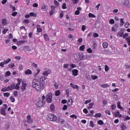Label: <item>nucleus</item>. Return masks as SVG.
I'll use <instances>...</instances> for the list:
<instances>
[{
	"label": "nucleus",
	"mask_w": 130,
	"mask_h": 130,
	"mask_svg": "<svg viewBox=\"0 0 130 130\" xmlns=\"http://www.w3.org/2000/svg\"><path fill=\"white\" fill-rule=\"evenodd\" d=\"M75 57L76 60H81L82 59V57H81V54L80 53L76 54Z\"/></svg>",
	"instance_id": "nucleus-13"
},
{
	"label": "nucleus",
	"mask_w": 130,
	"mask_h": 130,
	"mask_svg": "<svg viewBox=\"0 0 130 130\" xmlns=\"http://www.w3.org/2000/svg\"><path fill=\"white\" fill-rule=\"evenodd\" d=\"M50 74H51V71H50L49 69H46L43 72V75L44 76V77H47V76H48V75H50Z\"/></svg>",
	"instance_id": "nucleus-6"
},
{
	"label": "nucleus",
	"mask_w": 130,
	"mask_h": 130,
	"mask_svg": "<svg viewBox=\"0 0 130 130\" xmlns=\"http://www.w3.org/2000/svg\"><path fill=\"white\" fill-rule=\"evenodd\" d=\"M11 60H12V59L9 58L7 60H5L4 62H5V64H8V63H9V62H10Z\"/></svg>",
	"instance_id": "nucleus-25"
},
{
	"label": "nucleus",
	"mask_w": 130,
	"mask_h": 130,
	"mask_svg": "<svg viewBox=\"0 0 130 130\" xmlns=\"http://www.w3.org/2000/svg\"><path fill=\"white\" fill-rule=\"evenodd\" d=\"M110 83L109 84L108 83H105L101 85V87H102V88H109V87H110Z\"/></svg>",
	"instance_id": "nucleus-15"
},
{
	"label": "nucleus",
	"mask_w": 130,
	"mask_h": 130,
	"mask_svg": "<svg viewBox=\"0 0 130 130\" xmlns=\"http://www.w3.org/2000/svg\"><path fill=\"white\" fill-rule=\"evenodd\" d=\"M70 67L71 68V69H75V68H77V66H76V64L72 63L70 65Z\"/></svg>",
	"instance_id": "nucleus-36"
},
{
	"label": "nucleus",
	"mask_w": 130,
	"mask_h": 130,
	"mask_svg": "<svg viewBox=\"0 0 130 130\" xmlns=\"http://www.w3.org/2000/svg\"><path fill=\"white\" fill-rule=\"evenodd\" d=\"M123 6H124V7H126L127 6H128V5H129V2L128 1V0H125L124 1V2H123Z\"/></svg>",
	"instance_id": "nucleus-17"
},
{
	"label": "nucleus",
	"mask_w": 130,
	"mask_h": 130,
	"mask_svg": "<svg viewBox=\"0 0 130 130\" xmlns=\"http://www.w3.org/2000/svg\"><path fill=\"white\" fill-rule=\"evenodd\" d=\"M10 8H11V9H12L13 12H15V11H16V7H15L13 6V5H10Z\"/></svg>",
	"instance_id": "nucleus-53"
},
{
	"label": "nucleus",
	"mask_w": 130,
	"mask_h": 130,
	"mask_svg": "<svg viewBox=\"0 0 130 130\" xmlns=\"http://www.w3.org/2000/svg\"><path fill=\"white\" fill-rule=\"evenodd\" d=\"M37 73H35L34 75V76L35 77V78H36V77H37V76L38 75V74H39V73H40V69H37Z\"/></svg>",
	"instance_id": "nucleus-24"
},
{
	"label": "nucleus",
	"mask_w": 130,
	"mask_h": 130,
	"mask_svg": "<svg viewBox=\"0 0 130 130\" xmlns=\"http://www.w3.org/2000/svg\"><path fill=\"white\" fill-rule=\"evenodd\" d=\"M103 48H107L108 47V43L105 42L102 44Z\"/></svg>",
	"instance_id": "nucleus-20"
},
{
	"label": "nucleus",
	"mask_w": 130,
	"mask_h": 130,
	"mask_svg": "<svg viewBox=\"0 0 130 130\" xmlns=\"http://www.w3.org/2000/svg\"><path fill=\"white\" fill-rule=\"evenodd\" d=\"M111 109H112V110H114L115 109V108H116V105H112L111 107Z\"/></svg>",
	"instance_id": "nucleus-57"
},
{
	"label": "nucleus",
	"mask_w": 130,
	"mask_h": 130,
	"mask_svg": "<svg viewBox=\"0 0 130 130\" xmlns=\"http://www.w3.org/2000/svg\"><path fill=\"white\" fill-rule=\"evenodd\" d=\"M10 99L11 102H15V101H16V100H15V98H14V96H10Z\"/></svg>",
	"instance_id": "nucleus-38"
},
{
	"label": "nucleus",
	"mask_w": 130,
	"mask_h": 130,
	"mask_svg": "<svg viewBox=\"0 0 130 130\" xmlns=\"http://www.w3.org/2000/svg\"><path fill=\"white\" fill-rule=\"evenodd\" d=\"M125 28H129V23L128 22H126L124 25Z\"/></svg>",
	"instance_id": "nucleus-40"
},
{
	"label": "nucleus",
	"mask_w": 130,
	"mask_h": 130,
	"mask_svg": "<svg viewBox=\"0 0 130 130\" xmlns=\"http://www.w3.org/2000/svg\"><path fill=\"white\" fill-rule=\"evenodd\" d=\"M70 86L73 88V89H79V86L78 85H75L73 84L72 83H70Z\"/></svg>",
	"instance_id": "nucleus-18"
},
{
	"label": "nucleus",
	"mask_w": 130,
	"mask_h": 130,
	"mask_svg": "<svg viewBox=\"0 0 130 130\" xmlns=\"http://www.w3.org/2000/svg\"><path fill=\"white\" fill-rule=\"evenodd\" d=\"M79 71L77 69H74L72 70V75L74 77H77L78 76Z\"/></svg>",
	"instance_id": "nucleus-10"
},
{
	"label": "nucleus",
	"mask_w": 130,
	"mask_h": 130,
	"mask_svg": "<svg viewBox=\"0 0 130 130\" xmlns=\"http://www.w3.org/2000/svg\"><path fill=\"white\" fill-rule=\"evenodd\" d=\"M105 72H108V71H109V67H108V66L105 65Z\"/></svg>",
	"instance_id": "nucleus-45"
},
{
	"label": "nucleus",
	"mask_w": 130,
	"mask_h": 130,
	"mask_svg": "<svg viewBox=\"0 0 130 130\" xmlns=\"http://www.w3.org/2000/svg\"><path fill=\"white\" fill-rule=\"evenodd\" d=\"M27 122L28 123H33V119L31 118V116L30 115H28L27 116Z\"/></svg>",
	"instance_id": "nucleus-12"
},
{
	"label": "nucleus",
	"mask_w": 130,
	"mask_h": 130,
	"mask_svg": "<svg viewBox=\"0 0 130 130\" xmlns=\"http://www.w3.org/2000/svg\"><path fill=\"white\" fill-rule=\"evenodd\" d=\"M130 119V117L128 116H126L124 118V120L125 121H127V120H129Z\"/></svg>",
	"instance_id": "nucleus-60"
},
{
	"label": "nucleus",
	"mask_w": 130,
	"mask_h": 130,
	"mask_svg": "<svg viewBox=\"0 0 130 130\" xmlns=\"http://www.w3.org/2000/svg\"><path fill=\"white\" fill-rule=\"evenodd\" d=\"M125 41H126L128 43V45L130 46V37H128L125 38Z\"/></svg>",
	"instance_id": "nucleus-22"
},
{
	"label": "nucleus",
	"mask_w": 130,
	"mask_h": 130,
	"mask_svg": "<svg viewBox=\"0 0 130 130\" xmlns=\"http://www.w3.org/2000/svg\"><path fill=\"white\" fill-rule=\"evenodd\" d=\"M2 23L3 26H6L8 24V21L6 18H4L2 20Z\"/></svg>",
	"instance_id": "nucleus-14"
},
{
	"label": "nucleus",
	"mask_w": 130,
	"mask_h": 130,
	"mask_svg": "<svg viewBox=\"0 0 130 130\" xmlns=\"http://www.w3.org/2000/svg\"><path fill=\"white\" fill-rule=\"evenodd\" d=\"M62 9L63 10H66L67 9V4L63 3L62 5Z\"/></svg>",
	"instance_id": "nucleus-42"
},
{
	"label": "nucleus",
	"mask_w": 130,
	"mask_h": 130,
	"mask_svg": "<svg viewBox=\"0 0 130 130\" xmlns=\"http://www.w3.org/2000/svg\"><path fill=\"white\" fill-rule=\"evenodd\" d=\"M32 87L35 88L37 91L39 92L44 89V85H43V83L42 84L41 82L38 80L33 79L32 81Z\"/></svg>",
	"instance_id": "nucleus-1"
},
{
	"label": "nucleus",
	"mask_w": 130,
	"mask_h": 130,
	"mask_svg": "<svg viewBox=\"0 0 130 130\" xmlns=\"http://www.w3.org/2000/svg\"><path fill=\"white\" fill-rule=\"evenodd\" d=\"M44 37L46 41H49V38H48V36L47 35V34H44Z\"/></svg>",
	"instance_id": "nucleus-23"
},
{
	"label": "nucleus",
	"mask_w": 130,
	"mask_h": 130,
	"mask_svg": "<svg viewBox=\"0 0 130 130\" xmlns=\"http://www.w3.org/2000/svg\"><path fill=\"white\" fill-rule=\"evenodd\" d=\"M46 99L48 103L52 102V93H48L46 96Z\"/></svg>",
	"instance_id": "nucleus-5"
},
{
	"label": "nucleus",
	"mask_w": 130,
	"mask_h": 130,
	"mask_svg": "<svg viewBox=\"0 0 130 130\" xmlns=\"http://www.w3.org/2000/svg\"><path fill=\"white\" fill-rule=\"evenodd\" d=\"M4 97L8 98L10 96V93H9V92H5V93H4Z\"/></svg>",
	"instance_id": "nucleus-44"
},
{
	"label": "nucleus",
	"mask_w": 130,
	"mask_h": 130,
	"mask_svg": "<svg viewBox=\"0 0 130 130\" xmlns=\"http://www.w3.org/2000/svg\"><path fill=\"white\" fill-rule=\"evenodd\" d=\"M84 49H85V45H82L79 47V50L80 51H83Z\"/></svg>",
	"instance_id": "nucleus-27"
},
{
	"label": "nucleus",
	"mask_w": 130,
	"mask_h": 130,
	"mask_svg": "<svg viewBox=\"0 0 130 130\" xmlns=\"http://www.w3.org/2000/svg\"><path fill=\"white\" fill-rule=\"evenodd\" d=\"M1 91H2V92H7V91H8V88H7V87H5L1 89Z\"/></svg>",
	"instance_id": "nucleus-37"
},
{
	"label": "nucleus",
	"mask_w": 130,
	"mask_h": 130,
	"mask_svg": "<svg viewBox=\"0 0 130 130\" xmlns=\"http://www.w3.org/2000/svg\"><path fill=\"white\" fill-rule=\"evenodd\" d=\"M5 64H6L5 63L4 61L1 62L0 63V67L1 68H4L5 67Z\"/></svg>",
	"instance_id": "nucleus-50"
},
{
	"label": "nucleus",
	"mask_w": 130,
	"mask_h": 130,
	"mask_svg": "<svg viewBox=\"0 0 130 130\" xmlns=\"http://www.w3.org/2000/svg\"><path fill=\"white\" fill-rule=\"evenodd\" d=\"M23 23H25L26 24H29V23H30V21H29V19H24L23 21Z\"/></svg>",
	"instance_id": "nucleus-51"
},
{
	"label": "nucleus",
	"mask_w": 130,
	"mask_h": 130,
	"mask_svg": "<svg viewBox=\"0 0 130 130\" xmlns=\"http://www.w3.org/2000/svg\"><path fill=\"white\" fill-rule=\"evenodd\" d=\"M17 81H18V83H17V85H21V82H22V79H17Z\"/></svg>",
	"instance_id": "nucleus-58"
},
{
	"label": "nucleus",
	"mask_w": 130,
	"mask_h": 130,
	"mask_svg": "<svg viewBox=\"0 0 130 130\" xmlns=\"http://www.w3.org/2000/svg\"><path fill=\"white\" fill-rule=\"evenodd\" d=\"M14 89H15V90H19V89H20V85L17 84H16V85L14 84Z\"/></svg>",
	"instance_id": "nucleus-33"
},
{
	"label": "nucleus",
	"mask_w": 130,
	"mask_h": 130,
	"mask_svg": "<svg viewBox=\"0 0 130 130\" xmlns=\"http://www.w3.org/2000/svg\"><path fill=\"white\" fill-rule=\"evenodd\" d=\"M87 52H88V53H92V52H93V51H92L91 48L87 49Z\"/></svg>",
	"instance_id": "nucleus-63"
},
{
	"label": "nucleus",
	"mask_w": 130,
	"mask_h": 130,
	"mask_svg": "<svg viewBox=\"0 0 130 130\" xmlns=\"http://www.w3.org/2000/svg\"><path fill=\"white\" fill-rule=\"evenodd\" d=\"M47 119L50 121H56L57 117H56V116L54 114H49L47 117Z\"/></svg>",
	"instance_id": "nucleus-3"
},
{
	"label": "nucleus",
	"mask_w": 130,
	"mask_h": 130,
	"mask_svg": "<svg viewBox=\"0 0 130 130\" xmlns=\"http://www.w3.org/2000/svg\"><path fill=\"white\" fill-rule=\"evenodd\" d=\"M89 126H91V127H94V126L95 125H94V123L93 122V121H90Z\"/></svg>",
	"instance_id": "nucleus-46"
},
{
	"label": "nucleus",
	"mask_w": 130,
	"mask_h": 130,
	"mask_svg": "<svg viewBox=\"0 0 130 130\" xmlns=\"http://www.w3.org/2000/svg\"><path fill=\"white\" fill-rule=\"evenodd\" d=\"M8 31H9V29H8V28L5 29L3 31V34H6V33H7V32H8Z\"/></svg>",
	"instance_id": "nucleus-64"
},
{
	"label": "nucleus",
	"mask_w": 130,
	"mask_h": 130,
	"mask_svg": "<svg viewBox=\"0 0 130 130\" xmlns=\"http://www.w3.org/2000/svg\"><path fill=\"white\" fill-rule=\"evenodd\" d=\"M70 117H71V118H75V119H77V115L75 114L70 115Z\"/></svg>",
	"instance_id": "nucleus-55"
},
{
	"label": "nucleus",
	"mask_w": 130,
	"mask_h": 130,
	"mask_svg": "<svg viewBox=\"0 0 130 130\" xmlns=\"http://www.w3.org/2000/svg\"><path fill=\"white\" fill-rule=\"evenodd\" d=\"M117 106V108L119 109H120L121 110H122V111H123V108L122 107H121V106L120 105L119 106Z\"/></svg>",
	"instance_id": "nucleus-61"
},
{
	"label": "nucleus",
	"mask_w": 130,
	"mask_h": 130,
	"mask_svg": "<svg viewBox=\"0 0 130 130\" xmlns=\"http://www.w3.org/2000/svg\"><path fill=\"white\" fill-rule=\"evenodd\" d=\"M14 96L15 97H18V91H14L13 92Z\"/></svg>",
	"instance_id": "nucleus-52"
},
{
	"label": "nucleus",
	"mask_w": 130,
	"mask_h": 130,
	"mask_svg": "<svg viewBox=\"0 0 130 130\" xmlns=\"http://www.w3.org/2000/svg\"><path fill=\"white\" fill-rule=\"evenodd\" d=\"M44 100H45V95H43L42 98L39 99L37 103V107H42L45 104V101Z\"/></svg>",
	"instance_id": "nucleus-2"
},
{
	"label": "nucleus",
	"mask_w": 130,
	"mask_h": 130,
	"mask_svg": "<svg viewBox=\"0 0 130 130\" xmlns=\"http://www.w3.org/2000/svg\"><path fill=\"white\" fill-rule=\"evenodd\" d=\"M29 15H30V17H37V14H36V13H34L33 12H30L29 13Z\"/></svg>",
	"instance_id": "nucleus-34"
},
{
	"label": "nucleus",
	"mask_w": 130,
	"mask_h": 130,
	"mask_svg": "<svg viewBox=\"0 0 130 130\" xmlns=\"http://www.w3.org/2000/svg\"><path fill=\"white\" fill-rule=\"evenodd\" d=\"M46 79H47V77H45V76H42L40 78V82H41V84H43V86H44V84H45Z\"/></svg>",
	"instance_id": "nucleus-8"
},
{
	"label": "nucleus",
	"mask_w": 130,
	"mask_h": 130,
	"mask_svg": "<svg viewBox=\"0 0 130 130\" xmlns=\"http://www.w3.org/2000/svg\"><path fill=\"white\" fill-rule=\"evenodd\" d=\"M41 10L43 12H46L48 10V6L47 5H43L42 6Z\"/></svg>",
	"instance_id": "nucleus-11"
},
{
	"label": "nucleus",
	"mask_w": 130,
	"mask_h": 130,
	"mask_svg": "<svg viewBox=\"0 0 130 130\" xmlns=\"http://www.w3.org/2000/svg\"><path fill=\"white\" fill-rule=\"evenodd\" d=\"M50 108V110H51V111H54V110L55 109L54 105L53 104L51 105Z\"/></svg>",
	"instance_id": "nucleus-30"
},
{
	"label": "nucleus",
	"mask_w": 130,
	"mask_h": 130,
	"mask_svg": "<svg viewBox=\"0 0 130 130\" xmlns=\"http://www.w3.org/2000/svg\"><path fill=\"white\" fill-rule=\"evenodd\" d=\"M123 32H118L117 33V36H119V37H122L123 36Z\"/></svg>",
	"instance_id": "nucleus-29"
},
{
	"label": "nucleus",
	"mask_w": 130,
	"mask_h": 130,
	"mask_svg": "<svg viewBox=\"0 0 130 130\" xmlns=\"http://www.w3.org/2000/svg\"><path fill=\"white\" fill-rule=\"evenodd\" d=\"M54 4L55 5V7H58V5H59V3L57 2V1L55 0L54 1Z\"/></svg>",
	"instance_id": "nucleus-41"
},
{
	"label": "nucleus",
	"mask_w": 130,
	"mask_h": 130,
	"mask_svg": "<svg viewBox=\"0 0 130 130\" xmlns=\"http://www.w3.org/2000/svg\"><path fill=\"white\" fill-rule=\"evenodd\" d=\"M92 102L91 99L87 100L85 101V104L87 105V104H88V103H90V102Z\"/></svg>",
	"instance_id": "nucleus-54"
},
{
	"label": "nucleus",
	"mask_w": 130,
	"mask_h": 130,
	"mask_svg": "<svg viewBox=\"0 0 130 130\" xmlns=\"http://www.w3.org/2000/svg\"><path fill=\"white\" fill-rule=\"evenodd\" d=\"M55 96H59V95H60V91H59V90H56L55 92Z\"/></svg>",
	"instance_id": "nucleus-28"
},
{
	"label": "nucleus",
	"mask_w": 130,
	"mask_h": 130,
	"mask_svg": "<svg viewBox=\"0 0 130 130\" xmlns=\"http://www.w3.org/2000/svg\"><path fill=\"white\" fill-rule=\"evenodd\" d=\"M3 106H4V108H1V109L0 113L2 115H4V116H6V115H7V112H6V110L8 109V105L4 104Z\"/></svg>",
	"instance_id": "nucleus-4"
},
{
	"label": "nucleus",
	"mask_w": 130,
	"mask_h": 130,
	"mask_svg": "<svg viewBox=\"0 0 130 130\" xmlns=\"http://www.w3.org/2000/svg\"><path fill=\"white\" fill-rule=\"evenodd\" d=\"M37 29L39 33H41V32H42V28H41V26H40V25H37Z\"/></svg>",
	"instance_id": "nucleus-16"
},
{
	"label": "nucleus",
	"mask_w": 130,
	"mask_h": 130,
	"mask_svg": "<svg viewBox=\"0 0 130 130\" xmlns=\"http://www.w3.org/2000/svg\"><path fill=\"white\" fill-rule=\"evenodd\" d=\"M10 76H11V72L7 71L5 73V77H10Z\"/></svg>",
	"instance_id": "nucleus-32"
},
{
	"label": "nucleus",
	"mask_w": 130,
	"mask_h": 130,
	"mask_svg": "<svg viewBox=\"0 0 130 130\" xmlns=\"http://www.w3.org/2000/svg\"><path fill=\"white\" fill-rule=\"evenodd\" d=\"M81 30L82 31H85V30H86V26H85V25H83L82 27H81Z\"/></svg>",
	"instance_id": "nucleus-62"
},
{
	"label": "nucleus",
	"mask_w": 130,
	"mask_h": 130,
	"mask_svg": "<svg viewBox=\"0 0 130 130\" xmlns=\"http://www.w3.org/2000/svg\"><path fill=\"white\" fill-rule=\"evenodd\" d=\"M25 75H32V71L30 69H28L25 71Z\"/></svg>",
	"instance_id": "nucleus-19"
},
{
	"label": "nucleus",
	"mask_w": 130,
	"mask_h": 130,
	"mask_svg": "<svg viewBox=\"0 0 130 130\" xmlns=\"http://www.w3.org/2000/svg\"><path fill=\"white\" fill-rule=\"evenodd\" d=\"M55 12V7L53 5L51 6V10L50 11V16H52Z\"/></svg>",
	"instance_id": "nucleus-7"
},
{
	"label": "nucleus",
	"mask_w": 130,
	"mask_h": 130,
	"mask_svg": "<svg viewBox=\"0 0 130 130\" xmlns=\"http://www.w3.org/2000/svg\"><path fill=\"white\" fill-rule=\"evenodd\" d=\"M120 26H123V25L124 24V21H123V18H121L120 19Z\"/></svg>",
	"instance_id": "nucleus-26"
},
{
	"label": "nucleus",
	"mask_w": 130,
	"mask_h": 130,
	"mask_svg": "<svg viewBox=\"0 0 130 130\" xmlns=\"http://www.w3.org/2000/svg\"><path fill=\"white\" fill-rule=\"evenodd\" d=\"M121 130L126 129V127L124 125V124H122L121 125Z\"/></svg>",
	"instance_id": "nucleus-39"
},
{
	"label": "nucleus",
	"mask_w": 130,
	"mask_h": 130,
	"mask_svg": "<svg viewBox=\"0 0 130 130\" xmlns=\"http://www.w3.org/2000/svg\"><path fill=\"white\" fill-rule=\"evenodd\" d=\"M114 114L115 117H117V116H118V115H119V112L117 111V112H115Z\"/></svg>",
	"instance_id": "nucleus-59"
},
{
	"label": "nucleus",
	"mask_w": 130,
	"mask_h": 130,
	"mask_svg": "<svg viewBox=\"0 0 130 130\" xmlns=\"http://www.w3.org/2000/svg\"><path fill=\"white\" fill-rule=\"evenodd\" d=\"M17 15H18V12H14L12 13V16H13V17H16Z\"/></svg>",
	"instance_id": "nucleus-56"
},
{
	"label": "nucleus",
	"mask_w": 130,
	"mask_h": 130,
	"mask_svg": "<svg viewBox=\"0 0 130 130\" xmlns=\"http://www.w3.org/2000/svg\"><path fill=\"white\" fill-rule=\"evenodd\" d=\"M98 124H100V125H102L104 124V122L102 120H99L98 121Z\"/></svg>",
	"instance_id": "nucleus-35"
},
{
	"label": "nucleus",
	"mask_w": 130,
	"mask_h": 130,
	"mask_svg": "<svg viewBox=\"0 0 130 130\" xmlns=\"http://www.w3.org/2000/svg\"><path fill=\"white\" fill-rule=\"evenodd\" d=\"M69 67H70V64H63L64 69H69Z\"/></svg>",
	"instance_id": "nucleus-49"
},
{
	"label": "nucleus",
	"mask_w": 130,
	"mask_h": 130,
	"mask_svg": "<svg viewBox=\"0 0 130 130\" xmlns=\"http://www.w3.org/2000/svg\"><path fill=\"white\" fill-rule=\"evenodd\" d=\"M91 79H92V80H96L97 79H98V76H94V75H91Z\"/></svg>",
	"instance_id": "nucleus-48"
},
{
	"label": "nucleus",
	"mask_w": 130,
	"mask_h": 130,
	"mask_svg": "<svg viewBox=\"0 0 130 130\" xmlns=\"http://www.w3.org/2000/svg\"><path fill=\"white\" fill-rule=\"evenodd\" d=\"M88 17L89 18H95L96 15L94 14H93V13H89L88 14Z\"/></svg>",
	"instance_id": "nucleus-21"
},
{
	"label": "nucleus",
	"mask_w": 130,
	"mask_h": 130,
	"mask_svg": "<svg viewBox=\"0 0 130 130\" xmlns=\"http://www.w3.org/2000/svg\"><path fill=\"white\" fill-rule=\"evenodd\" d=\"M27 86V84L25 83L23 81L22 82V85L21 86V89L22 91H25L26 90V87Z\"/></svg>",
	"instance_id": "nucleus-9"
},
{
	"label": "nucleus",
	"mask_w": 130,
	"mask_h": 130,
	"mask_svg": "<svg viewBox=\"0 0 130 130\" xmlns=\"http://www.w3.org/2000/svg\"><path fill=\"white\" fill-rule=\"evenodd\" d=\"M114 23H115L114 19H110V20L109 21L110 24H111V25H113V24H114Z\"/></svg>",
	"instance_id": "nucleus-47"
},
{
	"label": "nucleus",
	"mask_w": 130,
	"mask_h": 130,
	"mask_svg": "<svg viewBox=\"0 0 130 130\" xmlns=\"http://www.w3.org/2000/svg\"><path fill=\"white\" fill-rule=\"evenodd\" d=\"M15 67V63H11L8 65V68H10L11 69H12V68H14Z\"/></svg>",
	"instance_id": "nucleus-31"
},
{
	"label": "nucleus",
	"mask_w": 130,
	"mask_h": 130,
	"mask_svg": "<svg viewBox=\"0 0 130 130\" xmlns=\"http://www.w3.org/2000/svg\"><path fill=\"white\" fill-rule=\"evenodd\" d=\"M101 116H102L101 113H99L95 115L94 117H96V118H97V117H101Z\"/></svg>",
	"instance_id": "nucleus-43"
}]
</instances>
